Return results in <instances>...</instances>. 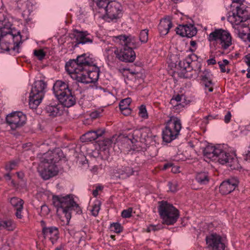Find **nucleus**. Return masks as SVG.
I'll list each match as a JSON object with an SVG mask.
<instances>
[{
    "label": "nucleus",
    "instance_id": "nucleus-32",
    "mask_svg": "<svg viewBox=\"0 0 250 250\" xmlns=\"http://www.w3.org/2000/svg\"><path fill=\"white\" fill-rule=\"evenodd\" d=\"M15 228V224L11 220H0V229H4L7 230L12 231Z\"/></svg>",
    "mask_w": 250,
    "mask_h": 250
},
{
    "label": "nucleus",
    "instance_id": "nucleus-47",
    "mask_svg": "<svg viewBox=\"0 0 250 250\" xmlns=\"http://www.w3.org/2000/svg\"><path fill=\"white\" fill-rule=\"evenodd\" d=\"M17 166V162L15 161H12L10 162L8 164H7L5 168L7 170H12V169H14L15 167Z\"/></svg>",
    "mask_w": 250,
    "mask_h": 250
},
{
    "label": "nucleus",
    "instance_id": "nucleus-1",
    "mask_svg": "<svg viewBox=\"0 0 250 250\" xmlns=\"http://www.w3.org/2000/svg\"><path fill=\"white\" fill-rule=\"evenodd\" d=\"M65 67L69 73L75 75V78L78 82L94 83L98 80L100 69L92 55L83 54L78 56L76 60L67 62Z\"/></svg>",
    "mask_w": 250,
    "mask_h": 250
},
{
    "label": "nucleus",
    "instance_id": "nucleus-14",
    "mask_svg": "<svg viewBox=\"0 0 250 250\" xmlns=\"http://www.w3.org/2000/svg\"><path fill=\"white\" fill-rule=\"evenodd\" d=\"M206 243L210 250H225V244L221 241V237L216 233L206 237Z\"/></svg>",
    "mask_w": 250,
    "mask_h": 250
},
{
    "label": "nucleus",
    "instance_id": "nucleus-6",
    "mask_svg": "<svg viewBox=\"0 0 250 250\" xmlns=\"http://www.w3.org/2000/svg\"><path fill=\"white\" fill-rule=\"evenodd\" d=\"M47 87L46 83L43 80L34 82L30 93L29 105L30 108L36 109L42 102Z\"/></svg>",
    "mask_w": 250,
    "mask_h": 250
},
{
    "label": "nucleus",
    "instance_id": "nucleus-37",
    "mask_svg": "<svg viewBox=\"0 0 250 250\" xmlns=\"http://www.w3.org/2000/svg\"><path fill=\"white\" fill-rule=\"evenodd\" d=\"M101 202L100 201L97 200L94 202V205L92 206L91 212L94 216H97L99 213L100 209Z\"/></svg>",
    "mask_w": 250,
    "mask_h": 250
},
{
    "label": "nucleus",
    "instance_id": "nucleus-24",
    "mask_svg": "<svg viewBox=\"0 0 250 250\" xmlns=\"http://www.w3.org/2000/svg\"><path fill=\"white\" fill-rule=\"evenodd\" d=\"M57 99L61 105L68 108L73 106L76 103V97L72 94L71 89L68 92H65Z\"/></svg>",
    "mask_w": 250,
    "mask_h": 250
},
{
    "label": "nucleus",
    "instance_id": "nucleus-53",
    "mask_svg": "<svg viewBox=\"0 0 250 250\" xmlns=\"http://www.w3.org/2000/svg\"><path fill=\"white\" fill-rule=\"evenodd\" d=\"M168 185L169 186V190L171 192H174L177 191V184L176 183L168 182Z\"/></svg>",
    "mask_w": 250,
    "mask_h": 250
},
{
    "label": "nucleus",
    "instance_id": "nucleus-43",
    "mask_svg": "<svg viewBox=\"0 0 250 250\" xmlns=\"http://www.w3.org/2000/svg\"><path fill=\"white\" fill-rule=\"evenodd\" d=\"M139 113L140 116L144 119H146L148 117L146 106L144 105H142L140 107Z\"/></svg>",
    "mask_w": 250,
    "mask_h": 250
},
{
    "label": "nucleus",
    "instance_id": "nucleus-39",
    "mask_svg": "<svg viewBox=\"0 0 250 250\" xmlns=\"http://www.w3.org/2000/svg\"><path fill=\"white\" fill-rule=\"evenodd\" d=\"M148 32L147 29L142 30L140 33L139 38L142 42L145 43L148 40Z\"/></svg>",
    "mask_w": 250,
    "mask_h": 250
},
{
    "label": "nucleus",
    "instance_id": "nucleus-25",
    "mask_svg": "<svg viewBox=\"0 0 250 250\" xmlns=\"http://www.w3.org/2000/svg\"><path fill=\"white\" fill-rule=\"evenodd\" d=\"M96 3L97 6L101 10L100 13H104L102 18L105 21H108L109 15L108 12V6L109 4V0H93Z\"/></svg>",
    "mask_w": 250,
    "mask_h": 250
},
{
    "label": "nucleus",
    "instance_id": "nucleus-11",
    "mask_svg": "<svg viewBox=\"0 0 250 250\" xmlns=\"http://www.w3.org/2000/svg\"><path fill=\"white\" fill-rule=\"evenodd\" d=\"M217 158L219 163L222 165L226 164L231 169L238 168L237 159L232 153L227 152L220 149V152L217 154L216 158Z\"/></svg>",
    "mask_w": 250,
    "mask_h": 250
},
{
    "label": "nucleus",
    "instance_id": "nucleus-2",
    "mask_svg": "<svg viewBox=\"0 0 250 250\" xmlns=\"http://www.w3.org/2000/svg\"><path fill=\"white\" fill-rule=\"evenodd\" d=\"M0 46L2 49L9 51H18L20 43H22L21 36L20 31L11 28V23L7 18L3 17L0 20Z\"/></svg>",
    "mask_w": 250,
    "mask_h": 250
},
{
    "label": "nucleus",
    "instance_id": "nucleus-56",
    "mask_svg": "<svg viewBox=\"0 0 250 250\" xmlns=\"http://www.w3.org/2000/svg\"><path fill=\"white\" fill-rule=\"evenodd\" d=\"M41 211L44 212V213L43 214L44 215L47 214L49 212V208L47 206L42 205L41 206Z\"/></svg>",
    "mask_w": 250,
    "mask_h": 250
},
{
    "label": "nucleus",
    "instance_id": "nucleus-35",
    "mask_svg": "<svg viewBox=\"0 0 250 250\" xmlns=\"http://www.w3.org/2000/svg\"><path fill=\"white\" fill-rule=\"evenodd\" d=\"M239 3L240 4V6L236 7L235 15L241 17H246L247 18L248 12L244 9V7H246L245 6L241 3V1Z\"/></svg>",
    "mask_w": 250,
    "mask_h": 250
},
{
    "label": "nucleus",
    "instance_id": "nucleus-34",
    "mask_svg": "<svg viewBox=\"0 0 250 250\" xmlns=\"http://www.w3.org/2000/svg\"><path fill=\"white\" fill-rule=\"evenodd\" d=\"M10 203L11 205L14 207L15 209L21 207L20 208H23V205L24 201L18 197H12L10 199Z\"/></svg>",
    "mask_w": 250,
    "mask_h": 250
},
{
    "label": "nucleus",
    "instance_id": "nucleus-45",
    "mask_svg": "<svg viewBox=\"0 0 250 250\" xmlns=\"http://www.w3.org/2000/svg\"><path fill=\"white\" fill-rule=\"evenodd\" d=\"M201 78L203 82L210 80L209 72L208 70H205L201 75Z\"/></svg>",
    "mask_w": 250,
    "mask_h": 250
},
{
    "label": "nucleus",
    "instance_id": "nucleus-57",
    "mask_svg": "<svg viewBox=\"0 0 250 250\" xmlns=\"http://www.w3.org/2000/svg\"><path fill=\"white\" fill-rule=\"evenodd\" d=\"M190 45L193 47H195V49H191L190 48V50L192 51V52H194L195 51V49H196V41H191L190 42Z\"/></svg>",
    "mask_w": 250,
    "mask_h": 250
},
{
    "label": "nucleus",
    "instance_id": "nucleus-49",
    "mask_svg": "<svg viewBox=\"0 0 250 250\" xmlns=\"http://www.w3.org/2000/svg\"><path fill=\"white\" fill-rule=\"evenodd\" d=\"M203 83H204L206 88H208V91L209 92H212L213 91V87L211 86L212 83V81L211 80L206 81V82H203Z\"/></svg>",
    "mask_w": 250,
    "mask_h": 250
},
{
    "label": "nucleus",
    "instance_id": "nucleus-13",
    "mask_svg": "<svg viewBox=\"0 0 250 250\" xmlns=\"http://www.w3.org/2000/svg\"><path fill=\"white\" fill-rule=\"evenodd\" d=\"M112 41L119 44L124 45V48L133 50L138 46V43L136 42L134 37L130 36H126L125 35H120L117 36L112 37Z\"/></svg>",
    "mask_w": 250,
    "mask_h": 250
},
{
    "label": "nucleus",
    "instance_id": "nucleus-58",
    "mask_svg": "<svg viewBox=\"0 0 250 250\" xmlns=\"http://www.w3.org/2000/svg\"><path fill=\"white\" fill-rule=\"evenodd\" d=\"M246 62L248 65L250 67V54H248L245 56Z\"/></svg>",
    "mask_w": 250,
    "mask_h": 250
},
{
    "label": "nucleus",
    "instance_id": "nucleus-27",
    "mask_svg": "<svg viewBox=\"0 0 250 250\" xmlns=\"http://www.w3.org/2000/svg\"><path fill=\"white\" fill-rule=\"evenodd\" d=\"M172 25L171 21L167 19L161 20L158 25V30L161 35H166L171 28Z\"/></svg>",
    "mask_w": 250,
    "mask_h": 250
},
{
    "label": "nucleus",
    "instance_id": "nucleus-50",
    "mask_svg": "<svg viewBox=\"0 0 250 250\" xmlns=\"http://www.w3.org/2000/svg\"><path fill=\"white\" fill-rule=\"evenodd\" d=\"M20 208L21 207H19V208H16V211L15 212V215L18 219H22L23 217L22 211L23 208Z\"/></svg>",
    "mask_w": 250,
    "mask_h": 250
},
{
    "label": "nucleus",
    "instance_id": "nucleus-21",
    "mask_svg": "<svg viewBox=\"0 0 250 250\" xmlns=\"http://www.w3.org/2000/svg\"><path fill=\"white\" fill-rule=\"evenodd\" d=\"M116 57L120 60L125 62H133L135 58V53L133 50L124 47V50L120 53L118 49L114 51Z\"/></svg>",
    "mask_w": 250,
    "mask_h": 250
},
{
    "label": "nucleus",
    "instance_id": "nucleus-8",
    "mask_svg": "<svg viewBox=\"0 0 250 250\" xmlns=\"http://www.w3.org/2000/svg\"><path fill=\"white\" fill-rule=\"evenodd\" d=\"M176 67L185 77H188L187 72L193 70L196 71H201V64L197 61V56L194 54L189 55L185 59L180 61L176 65Z\"/></svg>",
    "mask_w": 250,
    "mask_h": 250
},
{
    "label": "nucleus",
    "instance_id": "nucleus-20",
    "mask_svg": "<svg viewBox=\"0 0 250 250\" xmlns=\"http://www.w3.org/2000/svg\"><path fill=\"white\" fill-rule=\"evenodd\" d=\"M238 184V181L234 178L228 179L221 184L219 191L222 194H228L235 189Z\"/></svg>",
    "mask_w": 250,
    "mask_h": 250
},
{
    "label": "nucleus",
    "instance_id": "nucleus-36",
    "mask_svg": "<svg viewBox=\"0 0 250 250\" xmlns=\"http://www.w3.org/2000/svg\"><path fill=\"white\" fill-rule=\"evenodd\" d=\"M123 227L119 223H113L112 224H110V231L120 233L123 231Z\"/></svg>",
    "mask_w": 250,
    "mask_h": 250
},
{
    "label": "nucleus",
    "instance_id": "nucleus-62",
    "mask_svg": "<svg viewBox=\"0 0 250 250\" xmlns=\"http://www.w3.org/2000/svg\"><path fill=\"white\" fill-rule=\"evenodd\" d=\"M4 177L6 180H10L11 179V176L10 174L7 173L4 175Z\"/></svg>",
    "mask_w": 250,
    "mask_h": 250
},
{
    "label": "nucleus",
    "instance_id": "nucleus-44",
    "mask_svg": "<svg viewBox=\"0 0 250 250\" xmlns=\"http://www.w3.org/2000/svg\"><path fill=\"white\" fill-rule=\"evenodd\" d=\"M132 212V208H130L127 209H125L122 211L121 215L123 218H129L131 216Z\"/></svg>",
    "mask_w": 250,
    "mask_h": 250
},
{
    "label": "nucleus",
    "instance_id": "nucleus-30",
    "mask_svg": "<svg viewBox=\"0 0 250 250\" xmlns=\"http://www.w3.org/2000/svg\"><path fill=\"white\" fill-rule=\"evenodd\" d=\"M134 171L132 168L130 167H126L125 170H120L116 172L112 176V179L115 180V179H125L129 176L133 175Z\"/></svg>",
    "mask_w": 250,
    "mask_h": 250
},
{
    "label": "nucleus",
    "instance_id": "nucleus-5",
    "mask_svg": "<svg viewBox=\"0 0 250 250\" xmlns=\"http://www.w3.org/2000/svg\"><path fill=\"white\" fill-rule=\"evenodd\" d=\"M181 128L180 119L175 116L170 117L163 130L162 138L164 142L169 143L177 138L180 134Z\"/></svg>",
    "mask_w": 250,
    "mask_h": 250
},
{
    "label": "nucleus",
    "instance_id": "nucleus-3",
    "mask_svg": "<svg viewBox=\"0 0 250 250\" xmlns=\"http://www.w3.org/2000/svg\"><path fill=\"white\" fill-rule=\"evenodd\" d=\"M52 202L53 205L57 208V212H62L64 214L67 223L71 218L73 211L78 214L82 213L80 207L70 195L65 197L53 196Z\"/></svg>",
    "mask_w": 250,
    "mask_h": 250
},
{
    "label": "nucleus",
    "instance_id": "nucleus-7",
    "mask_svg": "<svg viewBox=\"0 0 250 250\" xmlns=\"http://www.w3.org/2000/svg\"><path fill=\"white\" fill-rule=\"evenodd\" d=\"M208 40L210 42H216L218 47L223 50L227 49L232 44L230 34L222 29H215L208 35Z\"/></svg>",
    "mask_w": 250,
    "mask_h": 250
},
{
    "label": "nucleus",
    "instance_id": "nucleus-28",
    "mask_svg": "<svg viewBox=\"0 0 250 250\" xmlns=\"http://www.w3.org/2000/svg\"><path fill=\"white\" fill-rule=\"evenodd\" d=\"M220 152V149L213 146H207L204 149V155L207 158L215 160L217 155Z\"/></svg>",
    "mask_w": 250,
    "mask_h": 250
},
{
    "label": "nucleus",
    "instance_id": "nucleus-23",
    "mask_svg": "<svg viewBox=\"0 0 250 250\" xmlns=\"http://www.w3.org/2000/svg\"><path fill=\"white\" fill-rule=\"evenodd\" d=\"M123 16V8L120 3L110 0V21H116Z\"/></svg>",
    "mask_w": 250,
    "mask_h": 250
},
{
    "label": "nucleus",
    "instance_id": "nucleus-26",
    "mask_svg": "<svg viewBox=\"0 0 250 250\" xmlns=\"http://www.w3.org/2000/svg\"><path fill=\"white\" fill-rule=\"evenodd\" d=\"M98 145L100 147V153L108 159L109 157V138H105L99 140Z\"/></svg>",
    "mask_w": 250,
    "mask_h": 250
},
{
    "label": "nucleus",
    "instance_id": "nucleus-18",
    "mask_svg": "<svg viewBox=\"0 0 250 250\" xmlns=\"http://www.w3.org/2000/svg\"><path fill=\"white\" fill-rule=\"evenodd\" d=\"M73 35L76 40V42L73 43L74 48L78 47L80 44H84L93 42V39L90 38L89 34L87 31H80L74 29Z\"/></svg>",
    "mask_w": 250,
    "mask_h": 250
},
{
    "label": "nucleus",
    "instance_id": "nucleus-55",
    "mask_svg": "<svg viewBox=\"0 0 250 250\" xmlns=\"http://www.w3.org/2000/svg\"><path fill=\"white\" fill-rule=\"evenodd\" d=\"M231 114L230 111H228L226 115L225 116L224 121L226 123H229L231 119Z\"/></svg>",
    "mask_w": 250,
    "mask_h": 250
},
{
    "label": "nucleus",
    "instance_id": "nucleus-42",
    "mask_svg": "<svg viewBox=\"0 0 250 250\" xmlns=\"http://www.w3.org/2000/svg\"><path fill=\"white\" fill-rule=\"evenodd\" d=\"M221 71L223 73L226 72V66L229 64V61L226 59H224L222 62H218Z\"/></svg>",
    "mask_w": 250,
    "mask_h": 250
},
{
    "label": "nucleus",
    "instance_id": "nucleus-12",
    "mask_svg": "<svg viewBox=\"0 0 250 250\" xmlns=\"http://www.w3.org/2000/svg\"><path fill=\"white\" fill-rule=\"evenodd\" d=\"M142 136V131L140 129H135L129 133L128 134H125L121 135L117 137L116 136H113L110 139V145L114 143V145L116 143H118L122 139H125L126 142L130 141L132 144H134L139 141H140Z\"/></svg>",
    "mask_w": 250,
    "mask_h": 250
},
{
    "label": "nucleus",
    "instance_id": "nucleus-61",
    "mask_svg": "<svg viewBox=\"0 0 250 250\" xmlns=\"http://www.w3.org/2000/svg\"><path fill=\"white\" fill-rule=\"evenodd\" d=\"M217 117V116H213L212 115H208L206 117V118L207 119V120H211V119H215V117Z\"/></svg>",
    "mask_w": 250,
    "mask_h": 250
},
{
    "label": "nucleus",
    "instance_id": "nucleus-16",
    "mask_svg": "<svg viewBox=\"0 0 250 250\" xmlns=\"http://www.w3.org/2000/svg\"><path fill=\"white\" fill-rule=\"evenodd\" d=\"M106 132L104 128H99L91 130L83 134L80 138L82 142H92L104 136Z\"/></svg>",
    "mask_w": 250,
    "mask_h": 250
},
{
    "label": "nucleus",
    "instance_id": "nucleus-15",
    "mask_svg": "<svg viewBox=\"0 0 250 250\" xmlns=\"http://www.w3.org/2000/svg\"><path fill=\"white\" fill-rule=\"evenodd\" d=\"M41 157L43 159V161H47L50 163L56 165V163L64 157V154L61 149L57 148L52 151H48L43 153Z\"/></svg>",
    "mask_w": 250,
    "mask_h": 250
},
{
    "label": "nucleus",
    "instance_id": "nucleus-60",
    "mask_svg": "<svg viewBox=\"0 0 250 250\" xmlns=\"http://www.w3.org/2000/svg\"><path fill=\"white\" fill-rule=\"evenodd\" d=\"M172 164L170 163H167L164 165L163 169H167V168L171 167L172 166Z\"/></svg>",
    "mask_w": 250,
    "mask_h": 250
},
{
    "label": "nucleus",
    "instance_id": "nucleus-9",
    "mask_svg": "<svg viewBox=\"0 0 250 250\" xmlns=\"http://www.w3.org/2000/svg\"><path fill=\"white\" fill-rule=\"evenodd\" d=\"M40 158V164L38 171L41 176L45 180H48L51 177L57 175L58 168L56 165L50 163L47 161H43V159L38 155Z\"/></svg>",
    "mask_w": 250,
    "mask_h": 250
},
{
    "label": "nucleus",
    "instance_id": "nucleus-63",
    "mask_svg": "<svg viewBox=\"0 0 250 250\" xmlns=\"http://www.w3.org/2000/svg\"><path fill=\"white\" fill-rule=\"evenodd\" d=\"M248 73L247 74V77L248 78H250V68H248L247 70Z\"/></svg>",
    "mask_w": 250,
    "mask_h": 250
},
{
    "label": "nucleus",
    "instance_id": "nucleus-19",
    "mask_svg": "<svg viewBox=\"0 0 250 250\" xmlns=\"http://www.w3.org/2000/svg\"><path fill=\"white\" fill-rule=\"evenodd\" d=\"M175 31L181 36L188 38H191L197 34L196 28L192 24L179 25Z\"/></svg>",
    "mask_w": 250,
    "mask_h": 250
},
{
    "label": "nucleus",
    "instance_id": "nucleus-54",
    "mask_svg": "<svg viewBox=\"0 0 250 250\" xmlns=\"http://www.w3.org/2000/svg\"><path fill=\"white\" fill-rule=\"evenodd\" d=\"M101 113L97 110L92 112L90 116L92 119H96L100 117Z\"/></svg>",
    "mask_w": 250,
    "mask_h": 250
},
{
    "label": "nucleus",
    "instance_id": "nucleus-22",
    "mask_svg": "<svg viewBox=\"0 0 250 250\" xmlns=\"http://www.w3.org/2000/svg\"><path fill=\"white\" fill-rule=\"evenodd\" d=\"M70 89L68 83L62 80L56 81L53 87V93L57 99Z\"/></svg>",
    "mask_w": 250,
    "mask_h": 250
},
{
    "label": "nucleus",
    "instance_id": "nucleus-17",
    "mask_svg": "<svg viewBox=\"0 0 250 250\" xmlns=\"http://www.w3.org/2000/svg\"><path fill=\"white\" fill-rule=\"evenodd\" d=\"M41 224L42 227V233L45 238H48L54 244L59 238V230L57 227H46L44 221H41Z\"/></svg>",
    "mask_w": 250,
    "mask_h": 250
},
{
    "label": "nucleus",
    "instance_id": "nucleus-10",
    "mask_svg": "<svg viewBox=\"0 0 250 250\" xmlns=\"http://www.w3.org/2000/svg\"><path fill=\"white\" fill-rule=\"evenodd\" d=\"M26 116L21 111H16L7 115L6 122L13 130L21 127L26 123Z\"/></svg>",
    "mask_w": 250,
    "mask_h": 250
},
{
    "label": "nucleus",
    "instance_id": "nucleus-46",
    "mask_svg": "<svg viewBox=\"0 0 250 250\" xmlns=\"http://www.w3.org/2000/svg\"><path fill=\"white\" fill-rule=\"evenodd\" d=\"M162 228V225H151L148 227L147 229V232H150L151 231H156L159 230Z\"/></svg>",
    "mask_w": 250,
    "mask_h": 250
},
{
    "label": "nucleus",
    "instance_id": "nucleus-59",
    "mask_svg": "<svg viewBox=\"0 0 250 250\" xmlns=\"http://www.w3.org/2000/svg\"><path fill=\"white\" fill-rule=\"evenodd\" d=\"M208 64H215L216 63V61L214 59L211 58L208 60Z\"/></svg>",
    "mask_w": 250,
    "mask_h": 250
},
{
    "label": "nucleus",
    "instance_id": "nucleus-64",
    "mask_svg": "<svg viewBox=\"0 0 250 250\" xmlns=\"http://www.w3.org/2000/svg\"><path fill=\"white\" fill-rule=\"evenodd\" d=\"M233 2L240 3L241 0H232Z\"/></svg>",
    "mask_w": 250,
    "mask_h": 250
},
{
    "label": "nucleus",
    "instance_id": "nucleus-40",
    "mask_svg": "<svg viewBox=\"0 0 250 250\" xmlns=\"http://www.w3.org/2000/svg\"><path fill=\"white\" fill-rule=\"evenodd\" d=\"M131 102V99L129 98L122 100L119 104V108L122 107H129V106Z\"/></svg>",
    "mask_w": 250,
    "mask_h": 250
},
{
    "label": "nucleus",
    "instance_id": "nucleus-51",
    "mask_svg": "<svg viewBox=\"0 0 250 250\" xmlns=\"http://www.w3.org/2000/svg\"><path fill=\"white\" fill-rule=\"evenodd\" d=\"M182 95H177L175 97H173L170 101V104L173 105L174 104L175 102H179L181 101Z\"/></svg>",
    "mask_w": 250,
    "mask_h": 250
},
{
    "label": "nucleus",
    "instance_id": "nucleus-38",
    "mask_svg": "<svg viewBox=\"0 0 250 250\" xmlns=\"http://www.w3.org/2000/svg\"><path fill=\"white\" fill-rule=\"evenodd\" d=\"M230 18H231V17H230ZM232 18L233 19L232 21L236 25L239 24L244 21H246L247 20V17L235 15V13H233Z\"/></svg>",
    "mask_w": 250,
    "mask_h": 250
},
{
    "label": "nucleus",
    "instance_id": "nucleus-4",
    "mask_svg": "<svg viewBox=\"0 0 250 250\" xmlns=\"http://www.w3.org/2000/svg\"><path fill=\"white\" fill-rule=\"evenodd\" d=\"M159 204L158 212L163 224L171 225L176 223L179 216V210L167 201H162Z\"/></svg>",
    "mask_w": 250,
    "mask_h": 250
},
{
    "label": "nucleus",
    "instance_id": "nucleus-33",
    "mask_svg": "<svg viewBox=\"0 0 250 250\" xmlns=\"http://www.w3.org/2000/svg\"><path fill=\"white\" fill-rule=\"evenodd\" d=\"M196 180L201 185H206L209 182L208 174L205 172L198 173L196 176Z\"/></svg>",
    "mask_w": 250,
    "mask_h": 250
},
{
    "label": "nucleus",
    "instance_id": "nucleus-41",
    "mask_svg": "<svg viewBox=\"0 0 250 250\" xmlns=\"http://www.w3.org/2000/svg\"><path fill=\"white\" fill-rule=\"evenodd\" d=\"M34 54L39 60H42L45 56V53L42 49L35 50Z\"/></svg>",
    "mask_w": 250,
    "mask_h": 250
},
{
    "label": "nucleus",
    "instance_id": "nucleus-29",
    "mask_svg": "<svg viewBox=\"0 0 250 250\" xmlns=\"http://www.w3.org/2000/svg\"><path fill=\"white\" fill-rule=\"evenodd\" d=\"M62 106L60 104H50L45 107V111L48 114V116L52 117H57L60 116L62 113Z\"/></svg>",
    "mask_w": 250,
    "mask_h": 250
},
{
    "label": "nucleus",
    "instance_id": "nucleus-48",
    "mask_svg": "<svg viewBox=\"0 0 250 250\" xmlns=\"http://www.w3.org/2000/svg\"><path fill=\"white\" fill-rule=\"evenodd\" d=\"M122 113L125 116H128L131 113V109L129 107H122L120 108Z\"/></svg>",
    "mask_w": 250,
    "mask_h": 250
},
{
    "label": "nucleus",
    "instance_id": "nucleus-31",
    "mask_svg": "<svg viewBox=\"0 0 250 250\" xmlns=\"http://www.w3.org/2000/svg\"><path fill=\"white\" fill-rule=\"evenodd\" d=\"M238 30L239 37L242 39L244 41L247 42V39L250 33V27H247L246 24L243 23Z\"/></svg>",
    "mask_w": 250,
    "mask_h": 250
},
{
    "label": "nucleus",
    "instance_id": "nucleus-52",
    "mask_svg": "<svg viewBox=\"0 0 250 250\" xmlns=\"http://www.w3.org/2000/svg\"><path fill=\"white\" fill-rule=\"evenodd\" d=\"M103 187L102 186H98L96 187V188L93 190L92 195L94 197H97L98 195L99 191L102 190Z\"/></svg>",
    "mask_w": 250,
    "mask_h": 250
}]
</instances>
